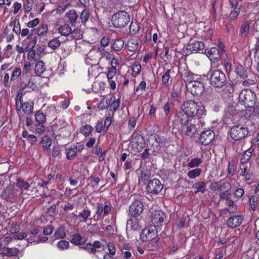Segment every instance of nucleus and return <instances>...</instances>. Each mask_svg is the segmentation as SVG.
<instances>
[{"label": "nucleus", "instance_id": "864d4df0", "mask_svg": "<svg viewBox=\"0 0 259 259\" xmlns=\"http://www.w3.org/2000/svg\"><path fill=\"white\" fill-rule=\"evenodd\" d=\"M231 188V184L229 182H224L222 184L219 183V191H229Z\"/></svg>", "mask_w": 259, "mask_h": 259}, {"label": "nucleus", "instance_id": "f704fd0d", "mask_svg": "<svg viewBox=\"0 0 259 259\" xmlns=\"http://www.w3.org/2000/svg\"><path fill=\"white\" fill-rule=\"evenodd\" d=\"M72 39H80L82 38V31L79 28L76 27L74 29H72V32L70 34Z\"/></svg>", "mask_w": 259, "mask_h": 259}, {"label": "nucleus", "instance_id": "8fccbe9b", "mask_svg": "<svg viewBox=\"0 0 259 259\" xmlns=\"http://www.w3.org/2000/svg\"><path fill=\"white\" fill-rule=\"evenodd\" d=\"M129 29L130 32L132 34H135L139 31L140 25L138 23L132 21Z\"/></svg>", "mask_w": 259, "mask_h": 259}, {"label": "nucleus", "instance_id": "20e7f679", "mask_svg": "<svg viewBox=\"0 0 259 259\" xmlns=\"http://www.w3.org/2000/svg\"><path fill=\"white\" fill-rule=\"evenodd\" d=\"M20 193L15 188L14 185H9L2 192L1 197L9 202H13L16 200L20 195Z\"/></svg>", "mask_w": 259, "mask_h": 259}, {"label": "nucleus", "instance_id": "13d9d810", "mask_svg": "<svg viewBox=\"0 0 259 259\" xmlns=\"http://www.w3.org/2000/svg\"><path fill=\"white\" fill-rule=\"evenodd\" d=\"M82 248L91 253H95L97 251L96 249L94 247L93 244L91 243H88L84 244Z\"/></svg>", "mask_w": 259, "mask_h": 259}, {"label": "nucleus", "instance_id": "37998d69", "mask_svg": "<svg viewBox=\"0 0 259 259\" xmlns=\"http://www.w3.org/2000/svg\"><path fill=\"white\" fill-rule=\"evenodd\" d=\"M93 131V127L90 125H85L82 126L80 129V132L83 134L84 136L87 137Z\"/></svg>", "mask_w": 259, "mask_h": 259}, {"label": "nucleus", "instance_id": "58836bf2", "mask_svg": "<svg viewBox=\"0 0 259 259\" xmlns=\"http://www.w3.org/2000/svg\"><path fill=\"white\" fill-rule=\"evenodd\" d=\"M35 120L37 123L42 124L46 121V115L40 111H38L35 114Z\"/></svg>", "mask_w": 259, "mask_h": 259}, {"label": "nucleus", "instance_id": "c03bdc74", "mask_svg": "<svg viewBox=\"0 0 259 259\" xmlns=\"http://www.w3.org/2000/svg\"><path fill=\"white\" fill-rule=\"evenodd\" d=\"M201 171V169L199 168L191 170L187 172V176L190 179H195L200 175Z\"/></svg>", "mask_w": 259, "mask_h": 259}, {"label": "nucleus", "instance_id": "49530a36", "mask_svg": "<svg viewBox=\"0 0 259 259\" xmlns=\"http://www.w3.org/2000/svg\"><path fill=\"white\" fill-rule=\"evenodd\" d=\"M195 188L197 190L195 193L201 192L203 193L206 190V183L204 182H199L195 184Z\"/></svg>", "mask_w": 259, "mask_h": 259}, {"label": "nucleus", "instance_id": "6ab92c4d", "mask_svg": "<svg viewBox=\"0 0 259 259\" xmlns=\"http://www.w3.org/2000/svg\"><path fill=\"white\" fill-rule=\"evenodd\" d=\"M20 251V249L17 247H2L0 255L2 256H15L17 255Z\"/></svg>", "mask_w": 259, "mask_h": 259}, {"label": "nucleus", "instance_id": "f8f14e48", "mask_svg": "<svg viewBox=\"0 0 259 259\" xmlns=\"http://www.w3.org/2000/svg\"><path fill=\"white\" fill-rule=\"evenodd\" d=\"M163 187V185L158 179H154L149 182L147 190L150 193L158 194L161 191Z\"/></svg>", "mask_w": 259, "mask_h": 259}, {"label": "nucleus", "instance_id": "dca6fc26", "mask_svg": "<svg viewBox=\"0 0 259 259\" xmlns=\"http://www.w3.org/2000/svg\"><path fill=\"white\" fill-rule=\"evenodd\" d=\"M204 48V44L202 42L191 39L189 44L187 45L186 49L187 51L192 52L202 50Z\"/></svg>", "mask_w": 259, "mask_h": 259}, {"label": "nucleus", "instance_id": "4d7b16f0", "mask_svg": "<svg viewBox=\"0 0 259 259\" xmlns=\"http://www.w3.org/2000/svg\"><path fill=\"white\" fill-rule=\"evenodd\" d=\"M103 213V204L101 203L98 205V210L96 212V214L94 215V221L97 222L100 219L101 214Z\"/></svg>", "mask_w": 259, "mask_h": 259}, {"label": "nucleus", "instance_id": "bb28decb", "mask_svg": "<svg viewBox=\"0 0 259 259\" xmlns=\"http://www.w3.org/2000/svg\"><path fill=\"white\" fill-rule=\"evenodd\" d=\"M243 81V83L245 85H250L251 84H254L255 83L256 81L255 75L251 71H248V74L246 76H245V79L241 80Z\"/></svg>", "mask_w": 259, "mask_h": 259}, {"label": "nucleus", "instance_id": "c9c22d12", "mask_svg": "<svg viewBox=\"0 0 259 259\" xmlns=\"http://www.w3.org/2000/svg\"><path fill=\"white\" fill-rule=\"evenodd\" d=\"M60 45L61 41L59 40V37L53 38L52 40H50L48 43V46L53 50L58 48Z\"/></svg>", "mask_w": 259, "mask_h": 259}, {"label": "nucleus", "instance_id": "2f4dec72", "mask_svg": "<svg viewBox=\"0 0 259 259\" xmlns=\"http://www.w3.org/2000/svg\"><path fill=\"white\" fill-rule=\"evenodd\" d=\"M126 47L129 51L134 52L138 48V42L135 39L132 38L128 40Z\"/></svg>", "mask_w": 259, "mask_h": 259}, {"label": "nucleus", "instance_id": "ddd939ff", "mask_svg": "<svg viewBox=\"0 0 259 259\" xmlns=\"http://www.w3.org/2000/svg\"><path fill=\"white\" fill-rule=\"evenodd\" d=\"M161 140L158 136H155L153 138H150L147 142L148 148L152 151L154 155L158 153L160 149V143Z\"/></svg>", "mask_w": 259, "mask_h": 259}, {"label": "nucleus", "instance_id": "423d86ee", "mask_svg": "<svg viewBox=\"0 0 259 259\" xmlns=\"http://www.w3.org/2000/svg\"><path fill=\"white\" fill-rule=\"evenodd\" d=\"M248 134L247 127L239 125H235L233 126L230 131L231 137L234 140L238 141L242 139Z\"/></svg>", "mask_w": 259, "mask_h": 259}, {"label": "nucleus", "instance_id": "473e14b6", "mask_svg": "<svg viewBox=\"0 0 259 259\" xmlns=\"http://www.w3.org/2000/svg\"><path fill=\"white\" fill-rule=\"evenodd\" d=\"M20 109L22 108L23 111L26 114L31 113L33 108V104L31 102H26L20 104Z\"/></svg>", "mask_w": 259, "mask_h": 259}, {"label": "nucleus", "instance_id": "5fc2aeb1", "mask_svg": "<svg viewBox=\"0 0 259 259\" xmlns=\"http://www.w3.org/2000/svg\"><path fill=\"white\" fill-rule=\"evenodd\" d=\"M16 185L21 190H28L29 188V184L28 183L20 180H17Z\"/></svg>", "mask_w": 259, "mask_h": 259}, {"label": "nucleus", "instance_id": "4468645a", "mask_svg": "<svg viewBox=\"0 0 259 259\" xmlns=\"http://www.w3.org/2000/svg\"><path fill=\"white\" fill-rule=\"evenodd\" d=\"M215 137L214 133L210 130L202 132L199 138V141L202 145L206 146L211 143Z\"/></svg>", "mask_w": 259, "mask_h": 259}, {"label": "nucleus", "instance_id": "de8ad7c7", "mask_svg": "<svg viewBox=\"0 0 259 259\" xmlns=\"http://www.w3.org/2000/svg\"><path fill=\"white\" fill-rule=\"evenodd\" d=\"M123 41L121 39H117L114 41L113 48L115 51H120L123 48Z\"/></svg>", "mask_w": 259, "mask_h": 259}, {"label": "nucleus", "instance_id": "e2e57ef3", "mask_svg": "<svg viewBox=\"0 0 259 259\" xmlns=\"http://www.w3.org/2000/svg\"><path fill=\"white\" fill-rule=\"evenodd\" d=\"M21 73V71L20 68L19 67H16L12 74L11 80L12 81L16 79L20 75Z\"/></svg>", "mask_w": 259, "mask_h": 259}, {"label": "nucleus", "instance_id": "7c9ffc66", "mask_svg": "<svg viewBox=\"0 0 259 259\" xmlns=\"http://www.w3.org/2000/svg\"><path fill=\"white\" fill-rule=\"evenodd\" d=\"M110 110L112 112H115L120 104V99H116L115 96H112L110 99Z\"/></svg>", "mask_w": 259, "mask_h": 259}, {"label": "nucleus", "instance_id": "6e6552de", "mask_svg": "<svg viewBox=\"0 0 259 259\" xmlns=\"http://www.w3.org/2000/svg\"><path fill=\"white\" fill-rule=\"evenodd\" d=\"M196 121L194 119L181 126V130L182 134L186 136L192 137L197 133L198 128L195 124Z\"/></svg>", "mask_w": 259, "mask_h": 259}, {"label": "nucleus", "instance_id": "b1692460", "mask_svg": "<svg viewBox=\"0 0 259 259\" xmlns=\"http://www.w3.org/2000/svg\"><path fill=\"white\" fill-rule=\"evenodd\" d=\"M190 117H189L182 111L178 112L177 114L176 121L182 126L192 119V118H190Z\"/></svg>", "mask_w": 259, "mask_h": 259}, {"label": "nucleus", "instance_id": "338daca9", "mask_svg": "<svg viewBox=\"0 0 259 259\" xmlns=\"http://www.w3.org/2000/svg\"><path fill=\"white\" fill-rule=\"evenodd\" d=\"M99 230L100 228L98 225L96 224L92 225L90 227L89 229V232L92 234H98L99 232Z\"/></svg>", "mask_w": 259, "mask_h": 259}, {"label": "nucleus", "instance_id": "0e129e2a", "mask_svg": "<svg viewBox=\"0 0 259 259\" xmlns=\"http://www.w3.org/2000/svg\"><path fill=\"white\" fill-rule=\"evenodd\" d=\"M107 246L109 251L108 254H110L112 255H114L116 253V248L112 242L107 243Z\"/></svg>", "mask_w": 259, "mask_h": 259}, {"label": "nucleus", "instance_id": "e433bc0d", "mask_svg": "<svg viewBox=\"0 0 259 259\" xmlns=\"http://www.w3.org/2000/svg\"><path fill=\"white\" fill-rule=\"evenodd\" d=\"M106 84L104 82L102 81H96L92 85V90L94 92L97 93L100 91L104 90Z\"/></svg>", "mask_w": 259, "mask_h": 259}, {"label": "nucleus", "instance_id": "5701e85b", "mask_svg": "<svg viewBox=\"0 0 259 259\" xmlns=\"http://www.w3.org/2000/svg\"><path fill=\"white\" fill-rule=\"evenodd\" d=\"M58 32L62 36H68L72 32V28L68 24L65 23L59 27Z\"/></svg>", "mask_w": 259, "mask_h": 259}, {"label": "nucleus", "instance_id": "a878e982", "mask_svg": "<svg viewBox=\"0 0 259 259\" xmlns=\"http://www.w3.org/2000/svg\"><path fill=\"white\" fill-rule=\"evenodd\" d=\"M151 172L148 169L141 170V175L139 178V183L145 185L150 178Z\"/></svg>", "mask_w": 259, "mask_h": 259}, {"label": "nucleus", "instance_id": "c85d7f7f", "mask_svg": "<svg viewBox=\"0 0 259 259\" xmlns=\"http://www.w3.org/2000/svg\"><path fill=\"white\" fill-rule=\"evenodd\" d=\"M253 149L251 148L246 150L242 155L240 159V163L243 165L247 163L250 159L252 155Z\"/></svg>", "mask_w": 259, "mask_h": 259}, {"label": "nucleus", "instance_id": "052dcab7", "mask_svg": "<svg viewBox=\"0 0 259 259\" xmlns=\"http://www.w3.org/2000/svg\"><path fill=\"white\" fill-rule=\"evenodd\" d=\"M69 246V243L66 240H61L57 243V247L61 250L66 249L68 248Z\"/></svg>", "mask_w": 259, "mask_h": 259}, {"label": "nucleus", "instance_id": "393cba45", "mask_svg": "<svg viewBox=\"0 0 259 259\" xmlns=\"http://www.w3.org/2000/svg\"><path fill=\"white\" fill-rule=\"evenodd\" d=\"M91 212L90 208L85 206L83 208V210L79 213L78 215L74 213H73L72 214L76 218L77 217H80L82 219V221L85 223L87 219L91 215Z\"/></svg>", "mask_w": 259, "mask_h": 259}, {"label": "nucleus", "instance_id": "72a5a7b5", "mask_svg": "<svg viewBox=\"0 0 259 259\" xmlns=\"http://www.w3.org/2000/svg\"><path fill=\"white\" fill-rule=\"evenodd\" d=\"M78 150L76 146L73 147L69 148L66 150V158L68 160H71L76 155ZM78 152H81V150H78Z\"/></svg>", "mask_w": 259, "mask_h": 259}, {"label": "nucleus", "instance_id": "4be33fe9", "mask_svg": "<svg viewBox=\"0 0 259 259\" xmlns=\"http://www.w3.org/2000/svg\"><path fill=\"white\" fill-rule=\"evenodd\" d=\"M66 16L69 20V22L72 25H75L79 22L78 15L74 10H71L66 13Z\"/></svg>", "mask_w": 259, "mask_h": 259}, {"label": "nucleus", "instance_id": "1a4fd4ad", "mask_svg": "<svg viewBox=\"0 0 259 259\" xmlns=\"http://www.w3.org/2000/svg\"><path fill=\"white\" fill-rule=\"evenodd\" d=\"M157 235V231L152 225L144 229L141 234V239L143 242H148L154 239Z\"/></svg>", "mask_w": 259, "mask_h": 259}, {"label": "nucleus", "instance_id": "bf43d9fd", "mask_svg": "<svg viewBox=\"0 0 259 259\" xmlns=\"http://www.w3.org/2000/svg\"><path fill=\"white\" fill-rule=\"evenodd\" d=\"M110 104V99L104 100L103 99H102L99 103V108L101 110L107 109L109 107Z\"/></svg>", "mask_w": 259, "mask_h": 259}, {"label": "nucleus", "instance_id": "f3484780", "mask_svg": "<svg viewBox=\"0 0 259 259\" xmlns=\"http://www.w3.org/2000/svg\"><path fill=\"white\" fill-rule=\"evenodd\" d=\"M205 53L207 56L209 58L211 61L216 62L221 58V55L218 48L215 47H211L206 49Z\"/></svg>", "mask_w": 259, "mask_h": 259}, {"label": "nucleus", "instance_id": "3c124183", "mask_svg": "<svg viewBox=\"0 0 259 259\" xmlns=\"http://www.w3.org/2000/svg\"><path fill=\"white\" fill-rule=\"evenodd\" d=\"M98 51L101 54L102 57H104L108 60H110L112 58L111 54L103 47H99Z\"/></svg>", "mask_w": 259, "mask_h": 259}, {"label": "nucleus", "instance_id": "774afa93", "mask_svg": "<svg viewBox=\"0 0 259 259\" xmlns=\"http://www.w3.org/2000/svg\"><path fill=\"white\" fill-rule=\"evenodd\" d=\"M54 227L51 225H48L43 229V233L45 235H49L53 233Z\"/></svg>", "mask_w": 259, "mask_h": 259}, {"label": "nucleus", "instance_id": "79ce46f5", "mask_svg": "<svg viewBox=\"0 0 259 259\" xmlns=\"http://www.w3.org/2000/svg\"><path fill=\"white\" fill-rule=\"evenodd\" d=\"M202 161L203 158H194L190 160L188 165L191 168L196 167L200 165Z\"/></svg>", "mask_w": 259, "mask_h": 259}, {"label": "nucleus", "instance_id": "2eb2a0df", "mask_svg": "<svg viewBox=\"0 0 259 259\" xmlns=\"http://www.w3.org/2000/svg\"><path fill=\"white\" fill-rule=\"evenodd\" d=\"M55 124L59 130H61L62 132H63L64 130L66 129L67 130L66 133L63 134V137H67L70 135L71 133V126L64 119H56Z\"/></svg>", "mask_w": 259, "mask_h": 259}, {"label": "nucleus", "instance_id": "7ed1b4c3", "mask_svg": "<svg viewBox=\"0 0 259 259\" xmlns=\"http://www.w3.org/2000/svg\"><path fill=\"white\" fill-rule=\"evenodd\" d=\"M210 82L214 88H222L227 83L225 74L220 70L213 71L210 75Z\"/></svg>", "mask_w": 259, "mask_h": 259}, {"label": "nucleus", "instance_id": "a211bd4d", "mask_svg": "<svg viewBox=\"0 0 259 259\" xmlns=\"http://www.w3.org/2000/svg\"><path fill=\"white\" fill-rule=\"evenodd\" d=\"M243 220L242 215H234L229 218L226 221V224L229 228H235L240 226Z\"/></svg>", "mask_w": 259, "mask_h": 259}, {"label": "nucleus", "instance_id": "09e8293b", "mask_svg": "<svg viewBox=\"0 0 259 259\" xmlns=\"http://www.w3.org/2000/svg\"><path fill=\"white\" fill-rule=\"evenodd\" d=\"M40 143L43 147L48 148L52 144V140L49 136H45L42 137Z\"/></svg>", "mask_w": 259, "mask_h": 259}, {"label": "nucleus", "instance_id": "aec40b11", "mask_svg": "<svg viewBox=\"0 0 259 259\" xmlns=\"http://www.w3.org/2000/svg\"><path fill=\"white\" fill-rule=\"evenodd\" d=\"M182 79L187 84L191 83L198 79L197 75L190 72L189 70H184L181 75Z\"/></svg>", "mask_w": 259, "mask_h": 259}, {"label": "nucleus", "instance_id": "680f3d73", "mask_svg": "<svg viewBox=\"0 0 259 259\" xmlns=\"http://www.w3.org/2000/svg\"><path fill=\"white\" fill-rule=\"evenodd\" d=\"M234 165L232 164L230 161L228 162V166L227 169V176L228 178H231L234 174Z\"/></svg>", "mask_w": 259, "mask_h": 259}, {"label": "nucleus", "instance_id": "a18cd8bd", "mask_svg": "<svg viewBox=\"0 0 259 259\" xmlns=\"http://www.w3.org/2000/svg\"><path fill=\"white\" fill-rule=\"evenodd\" d=\"M181 94V90L177 87V85H175L172 88V91L171 94L172 99L175 101H178L180 95Z\"/></svg>", "mask_w": 259, "mask_h": 259}, {"label": "nucleus", "instance_id": "69168bd1", "mask_svg": "<svg viewBox=\"0 0 259 259\" xmlns=\"http://www.w3.org/2000/svg\"><path fill=\"white\" fill-rule=\"evenodd\" d=\"M251 208L253 210H254L256 207L257 203V198L255 196H251L249 199Z\"/></svg>", "mask_w": 259, "mask_h": 259}, {"label": "nucleus", "instance_id": "9b49d317", "mask_svg": "<svg viewBox=\"0 0 259 259\" xmlns=\"http://www.w3.org/2000/svg\"><path fill=\"white\" fill-rule=\"evenodd\" d=\"M151 222L155 228L161 226L165 219V213L161 210H155L151 213Z\"/></svg>", "mask_w": 259, "mask_h": 259}, {"label": "nucleus", "instance_id": "39448f33", "mask_svg": "<svg viewBox=\"0 0 259 259\" xmlns=\"http://www.w3.org/2000/svg\"><path fill=\"white\" fill-rule=\"evenodd\" d=\"M181 108L186 114L191 117L197 115L199 111L197 103L192 100L185 101Z\"/></svg>", "mask_w": 259, "mask_h": 259}, {"label": "nucleus", "instance_id": "603ef678", "mask_svg": "<svg viewBox=\"0 0 259 259\" xmlns=\"http://www.w3.org/2000/svg\"><path fill=\"white\" fill-rule=\"evenodd\" d=\"M170 69H167L165 72L162 76V82L163 85L167 86L168 85V81L170 78Z\"/></svg>", "mask_w": 259, "mask_h": 259}, {"label": "nucleus", "instance_id": "9d476101", "mask_svg": "<svg viewBox=\"0 0 259 259\" xmlns=\"http://www.w3.org/2000/svg\"><path fill=\"white\" fill-rule=\"evenodd\" d=\"M144 210V205L140 200L136 199L130 205L128 214L133 217L139 216Z\"/></svg>", "mask_w": 259, "mask_h": 259}, {"label": "nucleus", "instance_id": "cd10ccee", "mask_svg": "<svg viewBox=\"0 0 259 259\" xmlns=\"http://www.w3.org/2000/svg\"><path fill=\"white\" fill-rule=\"evenodd\" d=\"M70 242L76 245H79L84 244L85 241L79 233H75L72 235Z\"/></svg>", "mask_w": 259, "mask_h": 259}, {"label": "nucleus", "instance_id": "a19ab883", "mask_svg": "<svg viewBox=\"0 0 259 259\" xmlns=\"http://www.w3.org/2000/svg\"><path fill=\"white\" fill-rule=\"evenodd\" d=\"M90 12L89 10L88 9L84 10L82 11L80 15V19L81 23L82 24H85L88 21L89 17H90Z\"/></svg>", "mask_w": 259, "mask_h": 259}, {"label": "nucleus", "instance_id": "f03ea898", "mask_svg": "<svg viewBox=\"0 0 259 259\" xmlns=\"http://www.w3.org/2000/svg\"><path fill=\"white\" fill-rule=\"evenodd\" d=\"M240 103L246 108L253 107L256 102V95L250 89L243 90L239 96Z\"/></svg>", "mask_w": 259, "mask_h": 259}, {"label": "nucleus", "instance_id": "c756f323", "mask_svg": "<svg viewBox=\"0 0 259 259\" xmlns=\"http://www.w3.org/2000/svg\"><path fill=\"white\" fill-rule=\"evenodd\" d=\"M46 67L45 66V64L43 61H38L34 68V72L36 75L40 76L45 71Z\"/></svg>", "mask_w": 259, "mask_h": 259}, {"label": "nucleus", "instance_id": "f257e3e1", "mask_svg": "<svg viewBox=\"0 0 259 259\" xmlns=\"http://www.w3.org/2000/svg\"><path fill=\"white\" fill-rule=\"evenodd\" d=\"M130 20V15L126 12L120 11L113 14L111 21L115 27L122 28L128 24Z\"/></svg>", "mask_w": 259, "mask_h": 259}, {"label": "nucleus", "instance_id": "412c9836", "mask_svg": "<svg viewBox=\"0 0 259 259\" xmlns=\"http://www.w3.org/2000/svg\"><path fill=\"white\" fill-rule=\"evenodd\" d=\"M133 142L136 143V148L138 151H142L145 147V140L141 135L137 134L135 136Z\"/></svg>", "mask_w": 259, "mask_h": 259}, {"label": "nucleus", "instance_id": "ea45409f", "mask_svg": "<svg viewBox=\"0 0 259 259\" xmlns=\"http://www.w3.org/2000/svg\"><path fill=\"white\" fill-rule=\"evenodd\" d=\"M249 31V24L247 22L243 23L240 27V35L242 37H246Z\"/></svg>", "mask_w": 259, "mask_h": 259}, {"label": "nucleus", "instance_id": "0eeeda50", "mask_svg": "<svg viewBox=\"0 0 259 259\" xmlns=\"http://www.w3.org/2000/svg\"><path fill=\"white\" fill-rule=\"evenodd\" d=\"M187 89L193 96H200L204 91V84L198 79L187 84Z\"/></svg>", "mask_w": 259, "mask_h": 259}, {"label": "nucleus", "instance_id": "4c0bfd02", "mask_svg": "<svg viewBox=\"0 0 259 259\" xmlns=\"http://www.w3.org/2000/svg\"><path fill=\"white\" fill-rule=\"evenodd\" d=\"M54 235L56 239L64 238L66 237L64 227L63 226L59 227L55 231Z\"/></svg>", "mask_w": 259, "mask_h": 259}, {"label": "nucleus", "instance_id": "6e6d98bb", "mask_svg": "<svg viewBox=\"0 0 259 259\" xmlns=\"http://www.w3.org/2000/svg\"><path fill=\"white\" fill-rule=\"evenodd\" d=\"M48 28L47 24H42L38 28V35L42 36L46 34L48 32Z\"/></svg>", "mask_w": 259, "mask_h": 259}]
</instances>
